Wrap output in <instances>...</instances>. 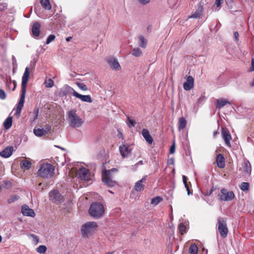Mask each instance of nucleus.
<instances>
[{
  "label": "nucleus",
  "mask_w": 254,
  "mask_h": 254,
  "mask_svg": "<svg viewBox=\"0 0 254 254\" xmlns=\"http://www.w3.org/2000/svg\"><path fill=\"white\" fill-rule=\"evenodd\" d=\"M29 76V68L26 67L22 77L21 95L19 102L17 105L15 115L19 117L21 114V110L23 107L26 94V88Z\"/></svg>",
  "instance_id": "nucleus-1"
},
{
  "label": "nucleus",
  "mask_w": 254,
  "mask_h": 254,
  "mask_svg": "<svg viewBox=\"0 0 254 254\" xmlns=\"http://www.w3.org/2000/svg\"><path fill=\"white\" fill-rule=\"evenodd\" d=\"M89 215L96 219L102 217L105 214V208L103 205L98 202L92 203L89 209Z\"/></svg>",
  "instance_id": "nucleus-2"
},
{
  "label": "nucleus",
  "mask_w": 254,
  "mask_h": 254,
  "mask_svg": "<svg viewBox=\"0 0 254 254\" xmlns=\"http://www.w3.org/2000/svg\"><path fill=\"white\" fill-rule=\"evenodd\" d=\"M67 120L69 126L72 127H79L84 123L83 120L77 115L75 110L69 111L67 113Z\"/></svg>",
  "instance_id": "nucleus-3"
},
{
  "label": "nucleus",
  "mask_w": 254,
  "mask_h": 254,
  "mask_svg": "<svg viewBox=\"0 0 254 254\" xmlns=\"http://www.w3.org/2000/svg\"><path fill=\"white\" fill-rule=\"evenodd\" d=\"M54 167L49 163H43L37 172V176L44 179L51 178L54 174Z\"/></svg>",
  "instance_id": "nucleus-4"
},
{
  "label": "nucleus",
  "mask_w": 254,
  "mask_h": 254,
  "mask_svg": "<svg viewBox=\"0 0 254 254\" xmlns=\"http://www.w3.org/2000/svg\"><path fill=\"white\" fill-rule=\"evenodd\" d=\"M117 169L113 168L109 170L103 171L102 174V180L103 182L109 187H113L117 185V183L113 180V172H117Z\"/></svg>",
  "instance_id": "nucleus-5"
},
{
  "label": "nucleus",
  "mask_w": 254,
  "mask_h": 254,
  "mask_svg": "<svg viewBox=\"0 0 254 254\" xmlns=\"http://www.w3.org/2000/svg\"><path fill=\"white\" fill-rule=\"evenodd\" d=\"M98 225L95 222H88L83 224L81 229V234L83 237L88 238L96 230Z\"/></svg>",
  "instance_id": "nucleus-6"
},
{
  "label": "nucleus",
  "mask_w": 254,
  "mask_h": 254,
  "mask_svg": "<svg viewBox=\"0 0 254 254\" xmlns=\"http://www.w3.org/2000/svg\"><path fill=\"white\" fill-rule=\"evenodd\" d=\"M65 87H66V89H67V91L69 93H72L73 96L79 99L81 101L84 102H87V103H91L92 102V100L91 99L90 95H83L80 94L78 93H77V92H76L73 89V88H72L68 85H66Z\"/></svg>",
  "instance_id": "nucleus-7"
},
{
  "label": "nucleus",
  "mask_w": 254,
  "mask_h": 254,
  "mask_svg": "<svg viewBox=\"0 0 254 254\" xmlns=\"http://www.w3.org/2000/svg\"><path fill=\"white\" fill-rule=\"evenodd\" d=\"M218 196L220 200L227 201L232 200L235 197V194L232 191H228L226 189H222Z\"/></svg>",
  "instance_id": "nucleus-8"
},
{
  "label": "nucleus",
  "mask_w": 254,
  "mask_h": 254,
  "mask_svg": "<svg viewBox=\"0 0 254 254\" xmlns=\"http://www.w3.org/2000/svg\"><path fill=\"white\" fill-rule=\"evenodd\" d=\"M218 229L222 237L225 238L227 236L228 230L226 220L223 218L219 217L218 218Z\"/></svg>",
  "instance_id": "nucleus-9"
},
{
  "label": "nucleus",
  "mask_w": 254,
  "mask_h": 254,
  "mask_svg": "<svg viewBox=\"0 0 254 254\" xmlns=\"http://www.w3.org/2000/svg\"><path fill=\"white\" fill-rule=\"evenodd\" d=\"M51 200L54 203L58 204L64 201L63 196L57 190H54L49 192Z\"/></svg>",
  "instance_id": "nucleus-10"
},
{
  "label": "nucleus",
  "mask_w": 254,
  "mask_h": 254,
  "mask_svg": "<svg viewBox=\"0 0 254 254\" xmlns=\"http://www.w3.org/2000/svg\"><path fill=\"white\" fill-rule=\"evenodd\" d=\"M78 178L83 181H88L90 179V173L89 171L85 167H81L78 172Z\"/></svg>",
  "instance_id": "nucleus-11"
},
{
  "label": "nucleus",
  "mask_w": 254,
  "mask_h": 254,
  "mask_svg": "<svg viewBox=\"0 0 254 254\" xmlns=\"http://www.w3.org/2000/svg\"><path fill=\"white\" fill-rule=\"evenodd\" d=\"M222 136L226 145L230 147L231 146L230 140L232 139V137L229 131L227 129L223 128L222 129Z\"/></svg>",
  "instance_id": "nucleus-12"
},
{
  "label": "nucleus",
  "mask_w": 254,
  "mask_h": 254,
  "mask_svg": "<svg viewBox=\"0 0 254 254\" xmlns=\"http://www.w3.org/2000/svg\"><path fill=\"white\" fill-rule=\"evenodd\" d=\"M194 85V78L191 76L187 77L186 81L183 84L184 89L186 91L190 90Z\"/></svg>",
  "instance_id": "nucleus-13"
},
{
  "label": "nucleus",
  "mask_w": 254,
  "mask_h": 254,
  "mask_svg": "<svg viewBox=\"0 0 254 254\" xmlns=\"http://www.w3.org/2000/svg\"><path fill=\"white\" fill-rule=\"evenodd\" d=\"M21 212L24 216L34 217L35 213L34 210L30 208L28 205H24L22 207Z\"/></svg>",
  "instance_id": "nucleus-14"
},
{
  "label": "nucleus",
  "mask_w": 254,
  "mask_h": 254,
  "mask_svg": "<svg viewBox=\"0 0 254 254\" xmlns=\"http://www.w3.org/2000/svg\"><path fill=\"white\" fill-rule=\"evenodd\" d=\"M147 176L143 177L141 179L137 181L134 185V189L137 191H140L144 189V185L143 183L146 180Z\"/></svg>",
  "instance_id": "nucleus-15"
},
{
  "label": "nucleus",
  "mask_w": 254,
  "mask_h": 254,
  "mask_svg": "<svg viewBox=\"0 0 254 254\" xmlns=\"http://www.w3.org/2000/svg\"><path fill=\"white\" fill-rule=\"evenodd\" d=\"M108 63L111 68L114 70H119L121 69V66L117 59H111L108 60Z\"/></svg>",
  "instance_id": "nucleus-16"
},
{
  "label": "nucleus",
  "mask_w": 254,
  "mask_h": 254,
  "mask_svg": "<svg viewBox=\"0 0 254 254\" xmlns=\"http://www.w3.org/2000/svg\"><path fill=\"white\" fill-rule=\"evenodd\" d=\"M120 151L122 157H127L130 153L129 147L126 145H123L120 147Z\"/></svg>",
  "instance_id": "nucleus-17"
},
{
  "label": "nucleus",
  "mask_w": 254,
  "mask_h": 254,
  "mask_svg": "<svg viewBox=\"0 0 254 254\" xmlns=\"http://www.w3.org/2000/svg\"><path fill=\"white\" fill-rule=\"evenodd\" d=\"M40 24L39 22H35L32 26V35L35 37H37L40 34Z\"/></svg>",
  "instance_id": "nucleus-18"
},
{
  "label": "nucleus",
  "mask_w": 254,
  "mask_h": 254,
  "mask_svg": "<svg viewBox=\"0 0 254 254\" xmlns=\"http://www.w3.org/2000/svg\"><path fill=\"white\" fill-rule=\"evenodd\" d=\"M142 135L145 138V140L149 143L151 144L153 141L152 136L150 135V133L148 129L144 128L142 130Z\"/></svg>",
  "instance_id": "nucleus-19"
},
{
  "label": "nucleus",
  "mask_w": 254,
  "mask_h": 254,
  "mask_svg": "<svg viewBox=\"0 0 254 254\" xmlns=\"http://www.w3.org/2000/svg\"><path fill=\"white\" fill-rule=\"evenodd\" d=\"M12 147H7L0 152V155L4 158H8L12 154Z\"/></svg>",
  "instance_id": "nucleus-20"
},
{
  "label": "nucleus",
  "mask_w": 254,
  "mask_h": 254,
  "mask_svg": "<svg viewBox=\"0 0 254 254\" xmlns=\"http://www.w3.org/2000/svg\"><path fill=\"white\" fill-rule=\"evenodd\" d=\"M217 165L219 168H223L225 166V159L221 154H218L216 157Z\"/></svg>",
  "instance_id": "nucleus-21"
},
{
  "label": "nucleus",
  "mask_w": 254,
  "mask_h": 254,
  "mask_svg": "<svg viewBox=\"0 0 254 254\" xmlns=\"http://www.w3.org/2000/svg\"><path fill=\"white\" fill-rule=\"evenodd\" d=\"M227 104H231L228 100L224 99H220L216 100V108L221 109V108L225 106Z\"/></svg>",
  "instance_id": "nucleus-22"
},
{
  "label": "nucleus",
  "mask_w": 254,
  "mask_h": 254,
  "mask_svg": "<svg viewBox=\"0 0 254 254\" xmlns=\"http://www.w3.org/2000/svg\"><path fill=\"white\" fill-rule=\"evenodd\" d=\"M50 129V127H48V130H46L44 128H37L34 129V133L37 136H42L45 135Z\"/></svg>",
  "instance_id": "nucleus-23"
},
{
  "label": "nucleus",
  "mask_w": 254,
  "mask_h": 254,
  "mask_svg": "<svg viewBox=\"0 0 254 254\" xmlns=\"http://www.w3.org/2000/svg\"><path fill=\"white\" fill-rule=\"evenodd\" d=\"M202 6L201 5H199L197 10L195 12H194L190 17L194 18L199 17L202 15Z\"/></svg>",
  "instance_id": "nucleus-24"
},
{
  "label": "nucleus",
  "mask_w": 254,
  "mask_h": 254,
  "mask_svg": "<svg viewBox=\"0 0 254 254\" xmlns=\"http://www.w3.org/2000/svg\"><path fill=\"white\" fill-rule=\"evenodd\" d=\"M187 125V121L184 118L182 117L179 119L178 121V129L179 130L184 129Z\"/></svg>",
  "instance_id": "nucleus-25"
},
{
  "label": "nucleus",
  "mask_w": 254,
  "mask_h": 254,
  "mask_svg": "<svg viewBox=\"0 0 254 254\" xmlns=\"http://www.w3.org/2000/svg\"><path fill=\"white\" fill-rule=\"evenodd\" d=\"M21 167L25 170H28L31 168V163L27 160H23L20 163Z\"/></svg>",
  "instance_id": "nucleus-26"
},
{
  "label": "nucleus",
  "mask_w": 254,
  "mask_h": 254,
  "mask_svg": "<svg viewBox=\"0 0 254 254\" xmlns=\"http://www.w3.org/2000/svg\"><path fill=\"white\" fill-rule=\"evenodd\" d=\"M40 3L42 7L46 10H50L52 8L49 0H40Z\"/></svg>",
  "instance_id": "nucleus-27"
},
{
  "label": "nucleus",
  "mask_w": 254,
  "mask_h": 254,
  "mask_svg": "<svg viewBox=\"0 0 254 254\" xmlns=\"http://www.w3.org/2000/svg\"><path fill=\"white\" fill-rule=\"evenodd\" d=\"M138 39L139 40V46L142 48H145L147 42V40L142 35H140Z\"/></svg>",
  "instance_id": "nucleus-28"
},
{
  "label": "nucleus",
  "mask_w": 254,
  "mask_h": 254,
  "mask_svg": "<svg viewBox=\"0 0 254 254\" xmlns=\"http://www.w3.org/2000/svg\"><path fill=\"white\" fill-rule=\"evenodd\" d=\"M12 117H8L4 122L3 126L6 129H9L12 126Z\"/></svg>",
  "instance_id": "nucleus-29"
},
{
  "label": "nucleus",
  "mask_w": 254,
  "mask_h": 254,
  "mask_svg": "<svg viewBox=\"0 0 254 254\" xmlns=\"http://www.w3.org/2000/svg\"><path fill=\"white\" fill-rule=\"evenodd\" d=\"M244 171L250 174L251 172V164L249 162L245 161L243 164Z\"/></svg>",
  "instance_id": "nucleus-30"
},
{
  "label": "nucleus",
  "mask_w": 254,
  "mask_h": 254,
  "mask_svg": "<svg viewBox=\"0 0 254 254\" xmlns=\"http://www.w3.org/2000/svg\"><path fill=\"white\" fill-rule=\"evenodd\" d=\"M126 123L128 127L130 128L131 127H134L136 123L135 121L131 117L127 116V120L126 121Z\"/></svg>",
  "instance_id": "nucleus-31"
},
{
  "label": "nucleus",
  "mask_w": 254,
  "mask_h": 254,
  "mask_svg": "<svg viewBox=\"0 0 254 254\" xmlns=\"http://www.w3.org/2000/svg\"><path fill=\"white\" fill-rule=\"evenodd\" d=\"M131 54L135 57H138L142 55V52L139 48H135L132 50Z\"/></svg>",
  "instance_id": "nucleus-32"
},
{
  "label": "nucleus",
  "mask_w": 254,
  "mask_h": 254,
  "mask_svg": "<svg viewBox=\"0 0 254 254\" xmlns=\"http://www.w3.org/2000/svg\"><path fill=\"white\" fill-rule=\"evenodd\" d=\"M189 252L190 254H197V246L195 244L191 245L190 247Z\"/></svg>",
  "instance_id": "nucleus-33"
},
{
  "label": "nucleus",
  "mask_w": 254,
  "mask_h": 254,
  "mask_svg": "<svg viewBox=\"0 0 254 254\" xmlns=\"http://www.w3.org/2000/svg\"><path fill=\"white\" fill-rule=\"evenodd\" d=\"M163 200L162 198L160 196H156L151 199V203L154 205H157Z\"/></svg>",
  "instance_id": "nucleus-34"
},
{
  "label": "nucleus",
  "mask_w": 254,
  "mask_h": 254,
  "mask_svg": "<svg viewBox=\"0 0 254 254\" xmlns=\"http://www.w3.org/2000/svg\"><path fill=\"white\" fill-rule=\"evenodd\" d=\"M183 183L185 185V187L187 190L188 194L189 195H190L191 192H190V190L189 189V185L187 183V177L185 175L183 176Z\"/></svg>",
  "instance_id": "nucleus-35"
},
{
  "label": "nucleus",
  "mask_w": 254,
  "mask_h": 254,
  "mask_svg": "<svg viewBox=\"0 0 254 254\" xmlns=\"http://www.w3.org/2000/svg\"><path fill=\"white\" fill-rule=\"evenodd\" d=\"M47 247L44 245H40L36 249V252L39 254H45L47 251Z\"/></svg>",
  "instance_id": "nucleus-36"
},
{
  "label": "nucleus",
  "mask_w": 254,
  "mask_h": 254,
  "mask_svg": "<svg viewBox=\"0 0 254 254\" xmlns=\"http://www.w3.org/2000/svg\"><path fill=\"white\" fill-rule=\"evenodd\" d=\"M45 86L47 88H51L54 86V82L52 79H49L45 81Z\"/></svg>",
  "instance_id": "nucleus-37"
},
{
  "label": "nucleus",
  "mask_w": 254,
  "mask_h": 254,
  "mask_svg": "<svg viewBox=\"0 0 254 254\" xmlns=\"http://www.w3.org/2000/svg\"><path fill=\"white\" fill-rule=\"evenodd\" d=\"M178 229L180 233H181L182 235H183L184 233L186 232L187 227L183 223H181L179 224Z\"/></svg>",
  "instance_id": "nucleus-38"
},
{
  "label": "nucleus",
  "mask_w": 254,
  "mask_h": 254,
  "mask_svg": "<svg viewBox=\"0 0 254 254\" xmlns=\"http://www.w3.org/2000/svg\"><path fill=\"white\" fill-rule=\"evenodd\" d=\"M250 188L249 183L247 182H243L240 186L241 189L243 191H246L249 190Z\"/></svg>",
  "instance_id": "nucleus-39"
},
{
  "label": "nucleus",
  "mask_w": 254,
  "mask_h": 254,
  "mask_svg": "<svg viewBox=\"0 0 254 254\" xmlns=\"http://www.w3.org/2000/svg\"><path fill=\"white\" fill-rule=\"evenodd\" d=\"M19 196L17 195H11L9 198H8L7 202L8 203H11L17 200Z\"/></svg>",
  "instance_id": "nucleus-40"
},
{
  "label": "nucleus",
  "mask_w": 254,
  "mask_h": 254,
  "mask_svg": "<svg viewBox=\"0 0 254 254\" xmlns=\"http://www.w3.org/2000/svg\"><path fill=\"white\" fill-rule=\"evenodd\" d=\"M76 85L80 89L83 91H87L88 90L86 85L83 83L77 82Z\"/></svg>",
  "instance_id": "nucleus-41"
},
{
  "label": "nucleus",
  "mask_w": 254,
  "mask_h": 254,
  "mask_svg": "<svg viewBox=\"0 0 254 254\" xmlns=\"http://www.w3.org/2000/svg\"><path fill=\"white\" fill-rule=\"evenodd\" d=\"M223 0H216L215 4L216 7H214L215 11H218L220 8L221 4L223 3Z\"/></svg>",
  "instance_id": "nucleus-42"
},
{
  "label": "nucleus",
  "mask_w": 254,
  "mask_h": 254,
  "mask_svg": "<svg viewBox=\"0 0 254 254\" xmlns=\"http://www.w3.org/2000/svg\"><path fill=\"white\" fill-rule=\"evenodd\" d=\"M56 36L54 35H50L48 36L47 41L46 44H49L51 42L55 40Z\"/></svg>",
  "instance_id": "nucleus-43"
},
{
  "label": "nucleus",
  "mask_w": 254,
  "mask_h": 254,
  "mask_svg": "<svg viewBox=\"0 0 254 254\" xmlns=\"http://www.w3.org/2000/svg\"><path fill=\"white\" fill-rule=\"evenodd\" d=\"M29 236L33 238V243H34L35 245H36L38 244V243H39V238L37 236H36L34 234H30Z\"/></svg>",
  "instance_id": "nucleus-44"
},
{
  "label": "nucleus",
  "mask_w": 254,
  "mask_h": 254,
  "mask_svg": "<svg viewBox=\"0 0 254 254\" xmlns=\"http://www.w3.org/2000/svg\"><path fill=\"white\" fill-rule=\"evenodd\" d=\"M6 98V94L4 91L2 89H0V99L4 100Z\"/></svg>",
  "instance_id": "nucleus-45"
},
{
  "label": "nucleus",
  "mask_w": 254,
  "mask_h": 254,
  "mask_svg": "<svg viewBox=\"0 0 254 254\" xmlns=\"http://www.w3.org/2000/svg\"><path fill=\"white\" fill-rule=\"evenodd\" d=\"M137 1L141 5H146L150 2V0H137Z\"/></svg>",
  "instance_id": "nucleus-46"
},
{
  "label": "nucleus",
  "mask_w": 254,
  "mask_h": 254,
  "mask_svg": "<svg viewBox=\"0 0 254 254\" xmlns=\"http://www.w3.org/2000/svg\"><path fill=\"white\" fill-rule=\"evenodd\" d=\"M7 8L6 3H0V12L5 10Z\"/></svg>",
  "instance_id": "nucleus-47"
},
{
  "label": "nucleus",
  "mask_w": 254,
  "mask_h": 254,
  "mask_svg": "<svg viewBox=\"0 0 254 254\" xmlns=\"http://www.w3.org/2000/svg\"><path fill=\"white\" fill-rule=\"evenodd\" d=\"M33 113L35 115V117L34 119V121L36 120L37 119L38 113H39V110L38 109H35L33 111Z\"/></svg>",
  "instance_id": "nucleus-48"
},
{
  "label": "nucleus",
  "mask_w": 254,
  "mask_h": 254,
  "mask_svg": "<svg viewBox=\"0 0 254 254\" xmlns=\"http://www.w3.org/2000/svg\"><path fill=\"white\" fill-rule=\"evenodd\" d=\"M234 37L235 38V41L236 42H238L239 41V34L238 33V32H235L234 33Z\"/></svg>",
  "instance_id": "nucleus-49"
},
{
  "label": "nucleus",
  "mask_w": 254,
  "mask_h": 254,
  "mask_svg": "<svg viewBox=\"0 0 254 254\" xmlns=\"http://www.w3.org/2000/svg\"><path fill=\"white\" fill-rule=\"evenodd\" d=\"M175 147L174 143L171 146L170 149V152L171 153H174L175 152Z\"/></svg>",
  "instance_id": "nucleus-50"
},
{
  "label": "nucleus",
  "mask_w": 254,
  "mask_h": 254,
  "mask_svg": "<svg viewBox=\"0 0 254 254\" xmlns=\"http://www.w3.org/2000/svg\"><path fill=\"white\" fill-rule=\"evenodd\" d=\"M213 191V189H212L211 190H210L209 191H207L206 192V193H205V195H207V196L210 195Z\"/></svg>",
  "instance_id": "nucleus-51"
},
{
  "label": "nucleus",
  "mask_w": 254,
  "mask_h": 254,
  "mask_svg": "<svg viewBox=\"0 0 254 254\" xmlns=\"http://www.w3.org/2000/svg\"><path fill=\"white\" fill-rule=\"evenodd\" d=\"M225 1L228 5H231L233 2V0H225Z\"/></svg>",
  "instance_id": "nucleus-52"
},
{
  "label": "nucleus",
  "mask_w": 254,
  "mask_h": 254,
  "mask_svg": "<svg viewBox=\"0 0 254 254\" xmlns=\"http://www.w3.org/2000/svg\"><path fill=\"white\" fill-rule=\"evenodd\" d=\"M249 71H251V72L254 71V64H253L252 63V66L250 68Z\"/></svg>",
  "instance_id": "nucleus-53"
},
{
  "label": "nucleus",
  "mask_w": 254,
  "mask_h": 254,
  "mask_svg": "<svg viewBox=\"0 0 254 254\" xmlns=\"http://www.w3.org/2000/svg\"><path fill=\"white\" fill-rule=\"evenodd\" d=\"M72 37H68L66 38V41L67 42H69L70 41V40L71 39Z\"/></svg>",
  "instance_id": "nucleus-54"
},
{
  "label": "nucleus",
  "mask_w": 254,
  "mask_h": 254,
  "mask_svg": "<svg viewBox=\"0 0 254 254\" xmlns=\"http://www.w3.org/2000/svg\"><path fill=\"white\" fill-rule=\"evenodd\" d=\"M13 84H14V89H13V90H14V89H15V87H16V82L15 81H14H14H13Z\"/></svg>",
  "instance_id": "nucleus-55"
},
{
  "label": "nucleus",
  "mask_w": 254,
  "mask_h": 254,
  "mask_svg": "<svg viewBox=\"0 0 254 254\" xmlns=\"http://www.w3.org/2000/svg\"><path fill=\"white\" fill-rule=\"evenodd\" d=\"M114 253V251H112V252H108L106 254H113Z\"/></svg>",
  "instance_id": "nucleus-56"
},
{
  "label": "nucleus",
  "mask_w": 254,
  "mask_h": 254,
  "mask_svg": "<svg viewBox=\"0 0 254 254\" xmlns=\"http://www.w3.org/2000/svg\"><path fill=\"white\" fill-rule=\"evenodd\" d=\"M203 96H201L199 99H198V101L200 102L203 98Z\"/></svg>",
  "instance_id": "nucleus-57"
},
{
  "label": "nucleus",
  "mask_w": 254,
  "mask_h": 254,
  "mask_svg": "<svg viewBox=\"0 0 254 254\" xmlns=\"http://www.w3.org/2000/svg\"><path fill=\"white\" fill-rule=\"evenodd\" d=\"M217 134V131H214V132H213V135H214V136H215Z\"/></svg>",
  "instance_id": "nucleus-58"
},
{
  "label": "nucleus",
  "mask_w": 254,
  "mask_h": 254,
  "mask_svg": "<svg viewBox=\"0 0 254 254\" xmlns=\"http://www.w3.org/2000/svg\"><path fill=\"white\" fill-rule=\"evenodd\" d=\"M138 164H142V161H139V162L138 163H137L135 165H136V166H137Z\"/></svg>",
  "instance_id": "nucleus-59"
},
{
  "label": "nucleus",
  "mask_w": 254,
  "mask_h": 254,
  "mask_svg": "<svg viewBox=\"0 0 254 254\" xmlns=\"http://www.w3.org/2000/svg\"><path fill=\"white\" fill-rule=\"evenodd\" d=\"M1 240H2V237H1V236L0 235V243L1 242Z\"/></svg>",
  "instance_id": "nucleus-60"
},
{
  "label": "nucleus",
  "mask_w": 254,
  "mask_h": 254,
  "mask_svg": "<svg viewBox=\"0 0 254 254\" xmlns=\"http://www.w3.org/2000/svg\"><path fill=\"white\" fill-rule=\"evenodd\" d=\"M1 191V187L0 186V192Z\"/></svg>",
  "instance_id": "nucleus-61"
},
{
  "label": "nucleus",
  "mask_w": 254,
  "mask_h": 254,
  "mask_svg": "<svg viewBox=\"0 0 254 254\" xmlns=\"http://www.w3.org/2000/svg\"><path fill=\"white\" fill-rule=\"evenodd\" d=\"M42 185V183H40V184H39V185L40 186H41Z\"/></svg>",
  "instance_id": "nucleus-62"
}]
</instances>
